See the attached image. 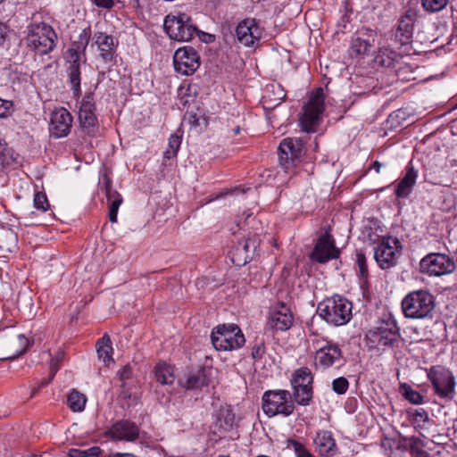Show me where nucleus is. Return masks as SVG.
Returning <instances> with one entry per match:
<instances>
[{
  "mask_svg": "<svg viewBox=\"0 0 457 457\" xmlns=\"http://www.w3.org/2000/svg\"><path fill=\"white\" fill-rule=\"evenodd\" d=\"M400 243L397 238L391 237H383L377 246H374V259L378 266L389 269L396 264V254L399 253Z\"/></svg>",
  "mask_w": 457,
  "mask_h": 457,
  "instance_id": "obj_12",
  "label": "nucleus"
},
{
  "mask_svg": "<svg viewBox=\"0 0 457 457\" xmlns=\"http://www.w3.org/2000/svg\"><path fill=\"white\" fill-rule=\"evenodd\" d=\"M343 355L337 345L326 342L316 351V364L327 369L342 361Z\"/></svg>",
  "mask_w": 457,
  "mask_h": 457,
  "instance_id": "obj_19",
  "label": "nucleus"
},
{
  "mask_svg": "<svg viewBox=\"0 0 457 457\" xmlns=\"http://www.w3.org/2000/svg\"><path fill=\"white\" fill-rule=\"evenodd\" d=\"M86 402V396L75 389L69 394L67 398L68 406L73 411H81L84 410Z\"/></svg>",
  "mask_w": 457,
  "mask_h": 457,
  "instance_id": "obj_36",
  "label": "nucleus"
},
{
  "mask_svg": "<svg viewBox=\"0 0 457 457\" xmlns=\"http://www.w3.org/2000/svg\"><path fill=\"white\" fill-rule=\"evenodd\" d=\"M211 370L205 368L190 372L182 386L187 390L199 389L207 386L210 382Z\"/></svg>",
  "mask_w": 457,
  "mask_h": 457,
  "instance_id": "obj_27",
  "label": "nucleus"
},
{
  "mask_svg": "<svg viewBox=\"0 0 457 457\" xmlns=\"http://www.w3.org/2000/svg\"><path fill=\"white\" fill-rule=\"evenodd\" d=\"M238 132H239V128H237V129H235V133H236V134H237Z\"/></svg>",
  "mask_w": 457,
  "mask_h": 457,
  "instance_id": "obj_62",
  "label": "nucleus"
},
{
  "mask_svg": "<svg viewBox=\"0 0 457 457\" xmlns=\"http://www.w3.org/2000/svg\"><path fill=\"white\" fill-rule=\"evenodd\" d=\"M435 308V298L426 289L410 292L402 301L403 314L408 319H425Z\"/></svg>",
  "mask_w": 457,
  "mask_h": 457,
  "instance_id": "obj_1",
  "label": "nucleus"
},
{
  "mask_svg": "<svg viewBox=\"0 0 457 457\" xmlns=\"http://www.w3.org/2000/svg\"><path fill=\"white\" fill-rule=\"evenodd\" d=\"M325 95L323 88L318 87L312 92L307 104L303 107V113L300 118L302 129L305 132H312L319 124L320 116L325 109Z\"/></svg>",
  "mask_w": 457,
  "mask_h": 457,
  "instance_id": "obj_6",
  "label": "nucleus"
},
{
  "mask_svg": "<svg viewBox=\"0 0 457 457\" xmlns=\"http://www.w3.org/2000/svg\"><path fill=\"white\" fill-rule=\"evenodd\" d=\"M348 386H349V382L344 377L337 378L334 379L332 382V389L334 390V392H336L338 395L345 394L347 391Z\"/></svg>",
  "mask_w": 457,
  "mask_h": 457,
  "instance_id": "obj_43",
  "label": "nucleus"
},
{
  "mask_svg": "<svg viewBox=\"0 0 457 457\" xmlns=\"http://www.w3.org/2000/svg\"><path fill=\"white\" fill-rule=\"evenodd\" d=\"M250 190V188H246L245 187H234L230 188H225L221 190L215 197L214 200H218L220 198H237L242 197L246 191Z\"/></svg>",
  "mask_w": 457,
  "mask_h": 457,
  "instance_id": "obj_39",
  "label": "nucleus"
},
{
  "mask_svg": "<svg viewBox=\"0 0 457 457\" xmlns=\"http://www.w3.org/2000/svg\"><path fill=\"white\" fill-rule=\"evenodd\" d=\"M420 266L423 273L439 277L453 273L457 262L445 253H431L421 259Z\"/></svg>",
  "mask_w": 457,
  "mask_h": 457,
  "instance_id": "obj_10",
  "label": "nucleus"
},
{
  "mask_svg": "<svg viewBox=\"0 0 457 457\" xmlns=\"http://www.w3.org/2000/svg\"><path fill=\"white\" fill-rule=\"evenodd\" d=\"M400 337L399 328L394 320H383L380 325L366 334L368 345L377 350L393 346Z\"/></svg>",
  "mask_w": 457,
  "mask_h": 457,
  "instance_id": "obj_5",
  "label": "nucleus"
},
{
  "mask_svg": "<svg viewBox=\"0 0 457 457\" xmlns=\"http://www.w3.org/2000/svg\"><path fill=\"white\" fill-rule=\"evenodd\" d=\"M314 444L317 451L322 456L331 457L337 452L335 439L329 431H319L314 438Z\"/></svg>",
  "mask_w": 457,
  "mask_h": 457,
  "instance_id": "obj_25",
  "label": "nucleus"
},
{
  "mask_svg": "<svg viewBox=\"0 0 457 457\" xmlns=\"http://www.w3.org/2000/svg\"><path fill=\"white\" fill-rule=\"evenodd\" d=\"M293 324V316L289 309L282 304L279 309L273 311L269 318L268 325L271 328L285 331Z\"/></svg>",
  "mask_w": 457,
  "mask_h": 457,
  "instance_id": "obj_24",
  "label": "nucleus"
},
{
  "mask_svg": "<svg viewBox=\"0 0 457 457\" xmlns=\"http://www.w3.org/2000/svg\"><path fill=\"white\" fill-rule=\"evenodd\" d=\"M12 102L0 98V119L6 118L12 112Z\"/></svg>",
  "mask_w": 457,
  "mask_h": 457,
  "instance_id": "obj_47",
  "label": "nucleus"
},
{
  "mask_svg": "<svg viewBox=\"0 0 457 457\" xmlns=\"http://www.w3.org/2000/svg\"><path fill=\"white\" fill-rule=\"evenodd\" d=\"M57 39L54 29L46 22H35L28 27L27 46L39 54L53 51Z\"/></svg>",
  "mask_w": 457,
  "mask_h": 457,
  "instance_id": "obj_3",
  "label": "nucleus"
},
{
  "mask_svg": "<svg viewBox=\"0 0 457 457\" xmlns=\"http://www.w3.org/2000/svg\"><path fill=\"white\" fill-rule=\"evenodd\" d=\"M94 39L100 52V57L105 62H112L117 46L114 38L106 33L96 32L95 33Z\"/></svg>",
  "mask_w": 457,
  "mask_h": 457,
  "instance_id": "obj_23",
  "label": "nucleus"
},
{
  "mask_svg": "<svg viewBox=\"0 0 457 457\" xmlns=\"http://www.w3.org/2000/svg\"><path fill=\"white\" fill-rule=\"evenodd\" d=\"M419 443H420V439L411 438V443L410 445L411 454L413 457H428V453L422 448L419 447Z\"/></svg>",
  "mask_w": 457,
  "mask_h": 457,
  "instance_id": "obj_45",
  "label": "nucleus"
},
{
  "mask_svg": "<svg viewBox=\"0 0 457 457\" xmlns=\"http://www.w3.org/2000/svg\"><path fill=\"white\" fill-rule=\"evenodd\" d=\"M94 3L103 8H111L113 5V0H93Z\"/></svg>",
  "mask_w": 457,
  "mask_h": 457,
  "instance_id": "obj_53",
  "label": "nucleus"
},
{
  "mask_svg": "<svg viewBox=\"0 0 457 457\" xmlns=\"http://www.w3.org/2000/svg\"><path fill=\"white\" fill-rule=\"evenodd\" d=\"M417 17L418 14L415 10L408 9L399 19L395 36L401 45H406L411 42Z\"/></svg>",
  "mask_w": 457,
  "mask_h": 457,
  "instance_id": "obj_18",
  "label": "nucleus"
},
{
  "mask_svg": "<svg viewBox=\"0 0 457 457\" xmlns=\"http://www.w3.org/2000/svg\"><path fill=\"white\" fill-rule=\"evenodd\" d=\"M401 392L404 398L413 404H420L423 403V396L411 386L403 384L401 386Z\"/></svg>",
  "mask_w": 457,
  "mask_h": 457,
  "instance_id": "obj_40",
  "label": "nucleus"
},
{
  "mask_svg": "<svg viewBox=\"0 0 457 457\" xmlns=\"http://www.w3.org/2000/svg\"><path fill=\"white\" fill-rule=\"evenodd\" d=\"M101 453L98 446H93L87 449L72 448L69 451L70 457H97Z\"/></svg>",
  "mask_w": 457,
  "mask_h": 457,
  "instance_id": "obj_41",
  "label": "nucleus"
},
{
  "mask_svg": "<svg viewBox=\"0 0 457 457\" xmlns=\"http://www.w3.org/2000/svg\"><path fill=\"white\" fill-rule=\"evenodd\" d=\"M413 417L418 421L426 422L428 420V414L423 408L417 409L413 413Z\"/></svg>",
  "mask_w": 457,
  "mask_h": 457,
  "instance_id": "obj_51",
  "label": "nucleus"
},
{
  "mask_svg": "<svg viewBox=\"0 0 457 457\" xmlns=\"http://www.w3.org/2000/svg\"><path fill=\"white\" fill-rule=\"evenodd\" d=\"M245 220H246L247 219H249L252 216L253 213L247 212V213H245Z\"/></svg>",
  "mask_w": 457,
  "mask_h": 457,
  "instance_id": "obj_61",
  "label": "nucleus"
},
{
  "mask_svg": "<svg viewBox=\"0 0 457 457\" xmlns=\"http://www.w3.org/2000/svg\"><path fill=\"white\" fill-rule=\"evenodd\" d=\"M262 35L263 29L255 19L243 20L236 28L237 38L245 46H257Z\"/></svg>",
  "mask_w": 457,
  "mask_h": 457,
  "instance_id": "obj_14",
  "label": "nucleus"
},
{
  "mask_svg": "<svg viewBox=\"0 0 457 457\" xmlns=\"http://www.w3.org/2000/svg\"><path fill=\"white\" fill-rule=\"evenodd\" d=\"M71 123V113L64 108L57 109L51 114L49 132L56 138L64 137L70 133Z\"/></svg>",
  "mask_w": 457,
  "mask_h": 457,
  "instance_id": "obj_16",
  "label": "nucleus"
},
{
  "mask_svg": "<svg viewBox=\"0 0 457 457\" xmlns=\"http://www.w3.org/2000/svg\"><path fill=\"white\" fill-rule=\"evenodd\" d=\"M215 424L223 431H228L233 428L235 424V415L230 407H220L218 410Z\"/></svg>",
  "mask_w": 457,
  "mask_h": 457,
  "instance_id": "obj_30",
  "label": "nucleus"
},
{
  "mask_svg": "<svg viewBox=\"0 0 457 457\" xmlns=\"http://www.w3.org/2000/svg\"><path fill=\"white\" fill-rule=\"evenodd\" d=\"M211 341L216 350L232 351L242 347L245 343V338L237 325L223 324L212 329Z\"/></svg>",
  "mask_w": 457,
  "mask_h": 457,
  "instance_id": "obj_4",
  "label": "nucleus"
},
{
  "mask_svg": "<svg viewBox=\"0 0 457 457\" xmlns=\"http://www.w3.org/2000/svg\"><path fill=\"white\" fill-rule=\"evenodd\" d=\"M95 111L94 94L87 93L82 98L79 110V120L83 128H93L96 125Z\"/></svg>",
  "mask_w": 457,
  "mask_h": 457,
  "instance_id": "obj_21",
  "label": "nucleus"
},
{
  "mask_svg": "<svg viewBox=\"0 0 457 457\" xmlns=\"http://www.w3.org/2000/svg\"><path fill=\"white\" fill-rule=\"evenodd\" d=\"M401 56L390 48H380L375 57V62L382 67L394 68L401 60Z\"/></svg>",
  "mask_w": 457,
  "mask_h": 457,
  "instance_id": "obj_28",
  "label": "nucleus"
},
{
  "mask_svg": "<svg viewBox=\"0 0 457 457\" xmlns=\"http://www.w3.org/2000/svg\"><path fill=\"white\" fill-rule=\"evenodd\" d=\"M33 200H47L46 195L41 191H34Z\"/></svg>",
  "mask_w": 457,
  "mask_h": 457,
  "instance_id": "obj_56",
  "label": "nucleus"
},
{
  "mask_svg": "<svg viewBox=\"0 0 457 457\" xmlns=\"http://www.w3.org/2000/svg\"><path fill=\"white\" fill-rule=\"evenodd\" d=\"M338 256L339 250L336 247L334 239L329 234H325L318 239L312 253V258L320 263H325Z\"/></svg>",
  "mask_w": 457,
  "mask_h": 457,
  "instance_id": "obj_17",
  "label": "nucleus"
},
{
  "mask_svg": "<svg viewBox=\"0 0 457 457\" xmlns=\"http://www.w3.org/2000/svg\"><path fill=\"white\" fill-rule=\"evenodd\" d=\"M175 70L182 75H192L200 66V57L191 46L179 48L173 56Z\"/></svg>",
  "mask_w": 457,
  "mask_h": 457,
  "instance_id": "obj_13",
  "label": "nucleus"
},
{
  "mask_svg": "<svg viewBox=\"0 0 457 457\" xmlns=\"http://www.w3.org/2000/svg\"><path fill=\"white\" fill-rule=\"evenodd\" d=\"M356 262L359 268L360 276L366 278L368 276V268L365 254L361 251L356 253Z\"/></svg>",
  "mask_w": 457,
  "mask_h": 457,
  "instance_id": "obj_44",
  "label": "nucleus"
},
{
  "mask_svg": "<svg viewBox=\"0 0 457 457\" xmlns=\"http://www.w3.org/2000/svg\"><path fill=\"white\" fill-rule=\"evenodd\" d=\"M180 144L181 137L177 134L171 135L169 138L168 148L163 153L164 158L170 159L175 157L179 150Z\"/></svg>",
  "mask_w": 457,
  "mask_h": 457,
  "instance_id": "obj_38",
  "label": "nucleus"
},
{
  "mask_svg": "<svg viewBox=\"0 0 457 457\" xmlns=\"http://www.w3.org/2000/svg\"><path fill=\"white\" fill-rule=\"evenodd\" d=\"M418 177V171L409 163L406 167L404 176L395 187V192L399 198L407 197L411 192Z\"/></svg>",
  "mask_w": 457,
  "mask_h": 457,
  "instance_id": "obj_26",
  "label": "nucleus"
},
{
  "mask_svg": "<svg viewBox=\"0 0 457 457\" xmlns=\"http://www.w3.org/2000/svg\"><path fill=\"white\" fill-rule=\"evenodd\" d=\"M109 435L116 440L135 441L138 437L139 428L129 420H120L112 426Z\"/></svg>",
  "mask_w": 457,
  "mask_h": 457,
  "instance_id": "obj_22",
  "label": "nucleus"
},
{
  "mask_svg": "<svg viewBox=\"0 0 457 457\" xmlns=\"http://www.w3.org/2000/svg\"><path fill=\"white\" fill-rule=\"evenodd\" d=\"M317 312L328 323L342 326L352 318V303L347 299L337 295L320 303Z\"/></svg>",
  "mask_w": 457,
  "mask_h": 457,
  "instance_id": "obj_2",
  "label": "nucleus"
},
{
  "mask_svg": "<svg viewBox=\"0 0 457 457\" xmlns=\"http://www.w3.org/2000/svg\"><path fill=\"white\" fill-rule=\"evenodd\" d=\"M33 209L29 208L23 211V214L26 218H29L33 221L34 218H37L42 214H46L47 217L51 218L52 212H50V204L49 202H33Z\"/></svg>",
  "mask_w": 457,
  "mask_h": 457,
  "instance_id": "obj_34",
  "label": "nucleus"
},
{
  "mask_svg": "<svg viewBox=\"0 0 457 457\" xmlns=\"http://www.w3.org/2000/svg\"><path fill=\"white\" fill-rule=\"evenodd\" d=\"M120 395H121L122 397H129V395H128L125 391H122Z\"/></svg>",
  "mask_w": 457,
  "mask_h": 457,
  "instance_id": "obj_60",
  "label": "nucleus"
},
{
  "mask_svg": "<svg viewBox=\"0 0 457 457\" xmlns=\"http://www.w3.org/2000/svg\"><path fill=\"white\" fill-rule=\"evenodd\" d=\"M10 346L14 350V352L4 359L13 360L27 351L29 347V339L23 335H19L16 339L11 342Z\"/></svg>",
  "mask_w": 457,
  "mask_h": 457,
  "instance_id": "obj_35",
  "label": "nucleus"
},
{
  "mask_svg": "<svg viewBox=\"0 0 457 457\" xmlns=\"http://www.w3.org/2000/svg\"><path fill=\"white\" fill-rule=\"evenodd\" d=\"M303 151V142L297 138H284L278 145V159L280 164L287 172L290 165L294 166L295 162L300 158Z\"/></svg>",
  "mask_w": 457,
  "mask_h": 457,
  "instance_id": "obj_15",
  "label": "nucleus"
},
{
  "mask_svg": "<svg viewBox=\"0 0 457 457\" xmlns=\"http://www.w3.org/2000/svg\"><path fill=\"white\" fill-rule=\"evenodd\" d=\"M4 36H5L4 29L2 26H0V44H2V42L4 41Z\"/></svg>",
  "mask_w": 457,
  "mask_h": 457,
  "instance_id": "obj_58",
  "label": "nucleus"
},
{
  "mask_svg": "<svg viewBox=\"0 0 457 457\" xmlns=\"http://www.w3.org/2000/svg\"><path fill=\"white\" fill-rule=\"evenodd\" d=\"M163 27L169 37L177 41H189L199 33L196 27L192 24L191 18L181 12L178 15H167Z\"/></svg>",
  "mask_w": 457,
  "mask_h": 457,
  "instance_id": "obj_8",
  "label": "nucleus"
},
{
  "mask_svg": "<svg viewBox=\"0 0 457 457\" xmlns=\"http://www.w3.org/2000/svg\"><path fill=\"white\" fill-rule=\"evenodd\" d=\"M104 190H105V195H106L108 201H111V200H121L120 198V195L116 192H113V194L111 193V188H110V187L108 185H106Z\"/></svg>",
  "mask_w": 457,
  "mask_h": 457,
  "instance_id": "obj_54",
  "label": "nucleus"
},
{
  "mask_svg": "<svg viewBox=\"0 0 457 457\" xmlns=\"http://www.w3.org/2000/svg\"><path fill=\"white\" fill-rule=\"evenodd\" d=\"M156 380L162 385H171L175 380L173 367L166 362H159L154 369Z\"/></svg>",
  "mask_w": 457,
  "mask_h": 457,
  "instance_id": "obj_31",
  "label": "nucleus"
},
{
  "mask_svg": "<svg viewBox=\"0 0 457 457\" xmlns=\"http://www.w3.org/2000/svg\"><path fill=\"white\" fill-rule=\"evenodd\" d=\"M91 31L90 29H85L79 36V40L74 42L71 48L69 49L70 61L71 62L69 71L70 83L71 89L76 96L80 94V71H79V57L83 54L88 45Z\"/></svg>",
  "mask_w": 457,
  "mask_h": 457,
  "instance_id": "obj_7",
  "label": "nucleus"
},
{
  "mask_svg": "<svg viewBox=\"0 0 457 457\" xmlns=\"http://www.w3.org/2000/svg\"><path fill=\"white\" fill-rule=\"evenodd\" d=\"M64 358V353L63 352H58L57 354L52 358L50 361V372H51V378H54L55 373L60 369L61 363Z\"/></svg>",
  "mask_w": 457,
  "mask_h": 457,
  "instance_id": "obj_46",
  "label": "nucleus"
},
{
  "mask_svg": "<svg viewBox=\"0 0 457 457\" xmlns=\"http://www.w3.org/2000/svg\"><path fill=\"white\" fill-rule=\"evenodd\" d=\"M293 395L295 401L300 405H308L312 398V388L308 387H293Z\"/></svg>",
  "mask_w": 457,
  "mask_h": 457,
  "instance_id": "obj_37",
  "label": "nucleus"
},
{
  "mask_svg": "<svg viewBox=\"0 0 457 457\" xmlns=\"http://www.w3.org/2000/svg\"><path fill=\"white\" fill-rule=\"evenodd\" d=\"M313 381V378L311 370L306 368H300L296 370L291 379V384L293 387H308L312 386Z\"/></svg>",
  "mask_w": 457,
  "mask_h": 457,
  "instance_id": "obj_32",
  "label": "nucleus"
},
{
  "mask_svg": "<svg viewBox=\"0 0 457 457\" xmlns=\"http://www.w3.org/2000/svg\"><path fill=\"white\" fill-rule=\"evenodd\" d=\"M448 0H422L423 7L429 12H435L444 9Z\"/></svg>",
  "mask_w": 457,
  "mask_h": 457,
  "instance_id": "obj_42",
  "label": "nucleus"
},
{
  "mask_svg": "<svg viewBox=\"0 0 457 457\" xmlns=\"http://www.w3.org/2000/svg\"><path fill=\"white\" fill-rule=\"evenodd\" d=\"M265 351H266L265 345H264V342L262 340V341L256 342L255 345L252 347L251 355H252L253 359L260 360L263 357Z\"/></svg>",
  "mask_w": 457,
  "mask_h": 457,
  "instance_id": "obj_48",
  "label": "nucleus"
},
{
  "mask_svg": "<svg viewBox=\"0 0 457 457\" xmlns=\"http://www.w3.org/2000/svg\"><path fill=\"white\" fill-rule=\"evenodd\" d=\"M256 249V240L247 238L238 242L229 252L232 262L237 266H243L253 259Z\"/></svg>",
  "mask_w": 457,
  "mask_h": 457,
  "instance_id": "obj_20",
  "label": "nucleus"
},
{
  "mask_svg": "<svg viewBox=\"0 0 457 457\" xmlns=\"http://www.w3.org/2000/svg\"><path fill=\"white\" fill-rule=\"evenodd\" d=\"M289 398L290 393L287 390L267 391L262 396V410L270 417L278 414L289 416L295 409Z\"/></svg>",
  "mask_w": 457,
  "mask_h": 457,
  "instance_id": "obj_9",
  "label": "nucleus"
},
{
  "mask_svg": "<svg viewBox=\"0 0 457 457\" xmlns=\"http://www.w3.org/2000/svg\"><path fill=\"white\" fill-rule=\"evenodd\" d=\"M121 203L122 202H112V204L110 205L108 215L110 221L112 223L117 221V213Z\"/></svg>",
  "mask_w": 457,
  "mask_h": 457,
  "instance_id": "obj_50",
  "label": "nucleus"
},
{
  "mask_svg": "<svg viewBox=\"0 0 457 457\" xmlns=\"http://www.w3.org/2000/svg\"><path fill=\"white\" fill-rule=\"evenodd\" d=\"M43 220H35V222H37L38 224H41Z\"/></svg>",
  "mask_w": 457,
  "mask_h": 457,
  "instance_id": "obj_63",
  "label": "nucleus"
},
{
  "mask_svg": "<svg viewBox=\"0 0 457 457\" xmlns=\"http://www.w3.org/2000/svg\"><path fill=\"white\" fill-rule=\"evenodd\" d=\"M53 378H54L50 377L49 379L42 381L41 382V386H45L48 385Z\"/></svg>",
  "mask_w": 457,
  "mask_h": 457,
  "instance_id": "obj_59",
  "label": "nucleus"
},
{
  "mask_svg": "<svg viewBox=\"0 0 457 457\" xmlns=\"http://www.w3.org/2000/svg\"><path fill=\"white\" fill-rule=\"evenodd\" d=\"M8 154L9 149L7 148L6 144L0 139V157H4L3 162H4V158Z\"/></svg>",
  "mask_w": 457,
  "mask_h": 457,
  "instance_id": "obj_55",
  "label": "nucleus"
},
{
  "mask_svg": "<svg viewBox=\"0 0 457 457\" xmlns=\"http://www.w3.org/2000/svg\"><path fill=\"white\" fill-rule=\"evenodd\" d=\"M120 378L121 380L129 379L131 376V369L129 366H125L122 368V370L119 372Z\"/></svg>",
  "mask_w": 457,
  "mask_h": 457,
  "instance_id": "obj_52",
  "label": "nucleus"
},
{
  "mask_svg": "<svg viewBox=\"0 0 457 457\" xmlns=\"http://www.w3.org/2000/svg\"><path fill=\"white\" fill-rule=\"evenodd\" d=\"M296 457H314L302 444L292 441Z\"/></svg>",
  "mask_w": 457,
  "mask_h": 457,
  "instance_id": "obj_49",
  "label": "nucleus"
},
{
  "mask_svg": "<svg viewBox=\"0 0 457 457\" xmlns=\"http://www.w3.org/2000/svg\"><path fill=\"white\" fill-rule=\"evenodd\" d=\"M96 352L99 359L103 361L105 366H109L114 362L112 357V341L108 335L105 334L101 339L98 340L96 344Z\"/></svg>",
  "mask_w": 457,
  "mask_h": 457,
  "instance_id": "obj_29",
  "label": "nucleus"
},
{
  "mask_svg": "<svg viewBox=\"0 0 457 457\" xmlns=\"http://www.w3.org/2000/svg\"><path fill=\"white\" fill-rule=\"evenodd\" d=\"M383 164L378 161H374L370 166V169L374 170L377 173L380 172Z\"/></svg>",
  "mask_w": 457,
  "mask_h": 457,
  "instance_id": "obj_57",
  "label": "nucleus"
},
{
  "mask_svg": "<svg viewBox=\"0 0 457 457\" xmlns=\"http://www.w3.org/2000/svg\"><path fill=\"white\" fill-rule=\"evenodd\" d=\"M372 46L370 39L363 38L361 36H356L352 38L349 52L352 56L367 54Z\"/></svg>",
  "mask_w": 457,
  "mask_h": 457,
  "instance_id": "obj_33",
  "label": "nucleus"
},
{
  "mask_svg": "<svg viewBox=\"0 0 457 457\" xmlns=\"http://www.w3.org/2000/svg\"><path fill=\"white\" fill-rule=\"evenodd\" d=\"M428 376L437 395L450 400L453 398L455 380L449 370L439 366L433 367Z\"/></svg>",
  "mask_w": 457,
  "mask_h": 457,
  "instance_id": "obj_11",
  "label": "nucleus"
}]
</instances>
